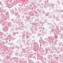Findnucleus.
<instances>
[{
	"instance_id": "obj_1",
	"label": "nucleus",
	"mask_w": 63,
	"mask_h": 63,
	"mask_svg": "<svg viewBox=\"0 0 63 63\" xmlns=\"http://www.w3.org/2000/svg\"><path fill=\"white\" fill-rule=\"evenodd\" d=\"M11 41V40H9V41Z\"/></svg>"
}]
</instances>
